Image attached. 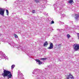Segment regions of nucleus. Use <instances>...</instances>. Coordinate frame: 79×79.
Instances as JSON below:
<instances>
[{
  "mask_svg": "<svg viewBox=\"0 0 79 79\" xmlns=\"http://www.w3.org/2000/svg\"><path fill=\"white\" fill-rule=\"evenodd\" d=\"M3 69L4 70L2 75L4 77H5L6 76L7 77L8 79H9L10 78H11V77H12V74H11V72L9 71H7L4 69Z\"/></svg>",
  "mask_w": 79,
  "mask_h": 79,
  "instance_id": "1",
  "label": "nucleus"
},
{
  "mask_svg": "<svg viewBox=\"0 0 79 79\" xmlns=\"http://www.w3.org/2000/svg\"><path fill=\"white\" fill-rule=\"evenodd\" d=\"M73 48L75 51H79V44H74L73 45Z\"/></svg>",
  "mask_w": 79,
  "mask_h": 79,
  "instance_id": "2",
  "label": "nucleus"
},
{
  "mask_svg": "<svg viewBox=\"0 0 79 79\" xmlns=\"http://www.w3.org/2000/svg\"><path fill=\"white\" fill-rule=\"evenodd\" d=\"M5 11V10L3 9V8H0V15L3 16Z\"/></svg>",
  "mask_w": 79,
  "mask_h": 79,
  "instance_id": "3",
  "label": "nucleus"
},
{
  "mask_svg": "<svg viewBox=\"0 0 79 79\" xmlns=\"http://www.w3.org/2000/svg\"><path fill=\"white\" fill-rule=\"evenodd\" d=\"M66 79H74L73 76L71 73L69 74V75L66 77Z\"/></svg>",
  "mask_w": 79,
  "mask_h": 79,
  "instance_id": "4",
  "label": "nucleus"
},
{
  "mask_svg": "<svg viewBox=\"0 0 79 79\" xmlns=\"http://www.w3.org/2000/svg\"><path fill=\"white\" fill-rule=\"evenodd\" d=\"M53 48V43H51L50 44V46L48 48V49H52Z\"/></svg>",
  "mask_w": 79,
  "mask_h": 79,
  "instance_id": "5",
  "label": "nucleus"
},
{
  "mask_svg": "<svg viewBox=\"0 0 79 79\" xmlns=\"http://www.w3.org/2000/svg\"><path fill=\"white\" fill-rule=\"evenodd\" d=\"M35 61H37V62H38V64H39L40 65L41 64H42V62L40 61V60H39V59H36L35 60Z\"/></svg>",
  "mask_w": 79,
  "mask_h": 79,
  "instance_id": "6",
  "label": "nucleus"
},
{
  "mask_svg": "<svg viewBox=\"0 0 79 79\" xmlns=\"http://www.w3.org/2000/svg\"><path fill=\"white\" fill-rule=\"evenodd\" d=\"M48 45V42L47 41H46L44 44V47H47Z\"/></svg>",
  "mask_w": 79,
  "mask_h": 79,
  "instance_id": "7",
  "label": "nucleus"
},
{
  "mask_svg": "<svg viewBox=\"0 0 79 79\" xmlns=\"http://www.w3.org/2000/svg\"><path fill=\"white\" fill-rule=\"evenodd\" d=\"M75 16H76L75 18V19H78V18L79 17V15H78V14H75Z\"/></svg>",
  "mask_w": 79,
  "mask_h": 79,
  "instance_id": "8",
  "label": "nucleus"
},
{
  "mask_svg": "<svg viewBox=\"0 0 79 79\" xmlns=\"http://www.w3.org/2000/svg\"><path fill=\"white\" fill-rule=\"evenodd\" d=\"M73 2V0H70L69 1V3H70L71 4V3H72Z\"/></svg>",
  "mask_w": 79,
  "mask_h": 79,
  "instance_id": "9",
  "label": "nucleus"
},
{
  "mask_svg": "<svg viewBox=\"0 0 79 79\" xmlns=\"http://www.w3.org/2000/svg\"><path fill=\"white\" fill-rule=\"evenodd\" d=\"M6 14L7 15H8V14H9V12H8V10L6 9Z\"/></svg>",
  "mask_w": 79,
  "mask_h": 79,
  "instance_id": "10",
  "label": "nucleus"
},
{
  "mask_svg": "<svg viewBox=\"0 0 79 79\" xmlns=\"http://www.w3.org/2000/svg\"><path fill=\"white\" fill-rule=\"evenodd\" d=\"M35 2L36 3H39L40 2L39 0H35Z\"/></svg>",
  "mask_w": 79,
  "mask_h": 79,
  "instance_id": "11",
  "label": "nucleus"
},
{
  "mask_svg": "<svg viewBox=\"0 0 79 79\" xmlns=\"http://www.w3.org/2000/svg\"><path fill=\"white\" fill-rule=\"evenodd\" d=\"M15 65H12L11 66V69H13L14 68H15Z\"/></svg>",
  "mask_w": 79,
  "mask_h": 79,
  "instance_id": "12",
  "label": "nucleus"
},
{
  "mask_svg": "<svg viewBox=\"0 0 79 79\" xmlns=\"http://www.w3.org/2000/svg\"><path fill=\"white\" fill-rule=\"evenodd\" d=\"M67 38H68V39H69V38L70 37V35H69V34H68L67 35Z\"/></svg>",
  "mask_w": 79,
  "mask_h": 79,
  "instance_id": "13",
  "label": "nucleus"
},
{
  "mask_svg": "<svg viewBox=\"0 0 79 79\" xmlns=\"http://www.w3.org/2000/svg\"><path fill=\"white\" fill-rule=\"evenodd\" d=\"M32 13H35V10H32Z\"/></svg>",
  "mask_w": 79,
  "mask_h": 79,
  "instance_id": "14",
  "label": "nucleus"
},
{
  "mask_svg": "<svg viewBox=\"0 0 79 79\" xmlns=\"http://www.w3.org/2000/svg\"><path fill=\"white\" fill-rule=\"evenodd\" d=\"M77 34L78 39L79 40V33H77Z\"/></svg>",
  "mask_w": 79,
  "mask_h": 79,
  "instance_id": "15",
  "label": "nucleus"
},
{
  "mask_svg": "<svg viewBox=\"0 0 79 79\" xmlns=\"http://www.w3.org/2000/svg\"><path fill=\"white\" fill-rule=\"evenodd\" d=\"M47 59V58H43L41 59V60H45Z\"/></svg>",
  "mask_w": 79,
  "mask_h": 79,
  "instance_id": "16",
  "label": "nucleus"
},
{
  "mask_svg": "<svg viewBox=\"0 0 79 79\" xmlns=\"http://www.w3.org/2000/svg\"><path fill=\"white\" fill-rule=\"evenodd\" d=\"M14 36L15 38H17L18 37V36L16 35V34H15L14 35Z\"/></svg>",
  "mask_w": 79,
  "mask_h": 79,
  "instance_id": "17",
  "label": "nucleus"
},
{
  "mask_svg": "<svg viewBox=\"0 0 79 79\" xmlns=\"http://www.w3.org/2000/svg\"><path fill=\"white\" fill-rule=\"evenodd\" d=\"M51 24H54V21H52V22H51Z\"/></svg>",
  "mask_w": 79,
  "mask_h": 79,
  "instance_id": "18",
  "label": "nucleus"
},
{
  "mask_svg": "<svg viewBox=\"0 0 79 79\" xmlns=\"http://www.w3.org/2000/svg\"><path fill=\"white\" fill-rule=\"evenodd\" d=\"M61 44H59V45H60Z\"/></svg>",
  "mask_w": 79,
  "mask_h": 79,
  "instance_id": "19",
  "label": "nucleus"
}]
</instances>
